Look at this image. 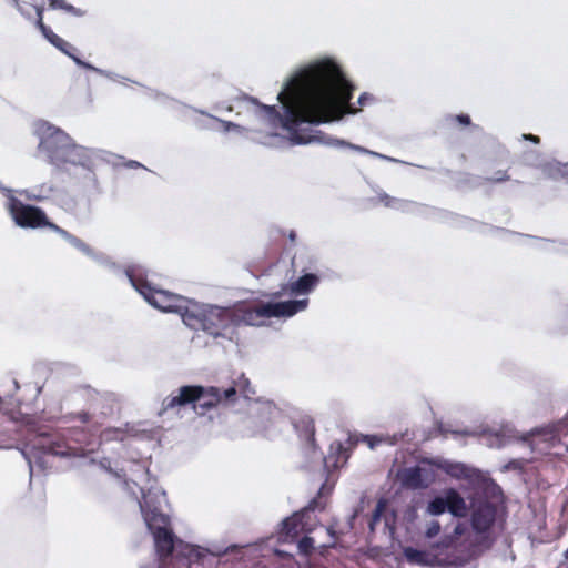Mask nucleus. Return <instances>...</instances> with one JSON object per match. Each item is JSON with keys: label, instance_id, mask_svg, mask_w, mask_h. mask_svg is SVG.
I'll list each match as a JSON object with an SVG mask.
<instances>
[{"label": "nucleus", "instance_id": "nucleus-35", "mask_svg": "<svg viewBox=\"0 0 568 568\" xmlns=\"http://www.w3.org/2000/svg\"><path fill=\"white\" fill-rule=\"evenodd\" d=\"M73 418H75L74 415H73ZM77 418H79L82 423H87L90 419V415L88 413H82V414H78Z\"/></svg>", "mask_w": 568, "mask_h": 568}, {"label": "nucleus", "instance_id": "nucleus-9", "mask_svg": "<svg viewBox=\"0 0 568 568\" xmlns=\"http://www.w3.org/2000/svg\"><path fill=\"white\" fill-rule=\"evenodd\" d=\"M236 397L235 387H229L223 392L217 387H203L202 395L199 398L197 413L205 414L207 410L216 407L222 402H234Z\"/></svg>", "mask_w": 568, "mask_h": 568}, {"label": "nucleus", "instance_id": "nucleus-43", "mask_svg": "<svg viewBox=\"0 0 568 568\" xmlns=\"http://www.w3.org/2000/svg\"><path fill=\"white\" fill-rule=\"evenodd\" d=\"M566 557H567V559H568V548H567V551H566Z\"/></svg>", "mask_w": 568, "mask_h": 568}, {"label": "nucleus", "instance_id": "nucleus-16", "mask_svg": "<svg viewBox=\"0 0 568 568\" xmlns=\"http://www.w3.org/2000/svg\"><path fill=\"white\" fill-rule=\"evenodd\" d=\"M402 484L412 489H418L426 486L423 478V469L418 466L409 467L400 473Z\"/></svg>", "mask_w": 568, "mask_h": 568}, {"label": "nucleus", "instance_id": "nucleus-24", "mask_svg": "<svg viewBox=\"0 0 568 568\" xmlns=\"http://www.w3.org/2000/svg\"><path fill=\"white\" fill-rule=\"evenodd\" d=\"M298 551L305 556H308L312 554L313 549H314V540L313 538L308 537V536H304L300 541H298Z\"/></svg>", "mask_w": 568, "mask_h": 568}, {"label": "nucleus", "instance_id": "nucleus-6", "mask_svg": "<svg viewBox=\"0 0 568 568\" xmlns=\"http://www.w3.org/2000/svg\"><path fill=\"white\" fill-rule=\"evenodd\" d=\"M6 207L14 223L22 229L49 227L64 237H69V233L65 230L49 221L42 209L26 204L12 194L8 196Z\"/></svg>", "mask_w": 568, "mask_h": 568}, {"label": "nucleus", "instance_id": "nucleus-22", "mask_svg": "<svg viewBox=\"0 0 568 568\" xmlns=\"http://www.w3.org/2000/svg\"><path fill=\"white\" fill-rule=\"evenodd\" d=\"M101 437L105 440H123L125 432L121 428H106L102 432Z\"/></svg>", "mask_w": 568, "mask_h": 568}, {"label": "nucleus", "instance_id": "nucleus-31", "mask_svg": "<svg viewBox=\"0 0 568 568\" xmlns=\"http://www.w3.org/2000/svg\"><path fill=\"white\" fill-rule=\"evenodd\" d=\"M73 246L80 248L81 251L85 252V253H89L90 250L87 245H84V243H82V241H80L79 239H75L73 237Z\"/></svg>", "mask_w": 568, "mask_h": 568}, {"label": "nucleus", "instance_id": "nucleus-39", "mask_svg": "<svg viewBox=\"0 0 568 568\" xmlns=\"http://www.w3.org/2000/svg\"><path fill=\"white\" fill-rule=\"evenodd\" d=\"M337 450L339 454H343V455L345 454V449L341 443H337Z\"/></svg>", "mask_w": 568, "mask_h": 568}, {"label": "nucleus", "instance_id": "nucleus-42", "mask_svg": "<svg viewBox=\"0 0 568 568\" xmlns=\"http://www.w3.org/2000/svg\"><path fill=\"white\" fill-rule=\"evenodd\" d=\"M295 237H296V234H295L294 232H291V234H290V239H291V241H294V240H295Z\"/></svg>", "mask_w": 568, "mask_h": 568}, {"label": "nucleus", "instance_id": "nucleus-13", "mask_svg": "<svg viewBox=\"0 0 568 568\" xmlns=\"http://www.w3.org/2000/svg\"><path fill=\"white\" fill-rule=\"evenodd\" d=\"M294 428L306 448L311 452L316 449L315 423L310 416H302L294 422Z\"/></svg>", "mask_w": 568, "mask_h": 568}, {"label": "nucleus", "instance_id": "nucleus-17", "mask_svg": "<svg viewBox=\"0 0 568 568\" xmlns=\"http://www.w3.org/2000/svg\"><path fill=\"white\" fill-rule=\"evenodd\" d=\"M144 519L152 534L156 532L159 529L168 528L170 524L169 517L158 509L144 511Z\"/></svg>", "mask_w": 568, "mask_h": 568}, {"label": "nucleus", "instance_id": "nucleus-5", "mask_svg": "<svg viewBox=\"0 0 568 568\" xmlns=\"http://www.w3.org/2000/svg\"><path fill=\"white\" fill-rule=\"evenodd\" d=\"M37 135L40 140L39 151L48 158L51 164L62 168L69 162L71 151L67 133L43 122L37 126Z\"/></svg>", "mask_w": 568, "mask_h": 568}, {"label": "nucleus", "instance_id": "nucleus-27", "mask_svg": "<svg viewBox=\"0 0 568 568\" xmlns=\"http://www.w3.org/2000/svg\"><path fill=\"white\" fill-rule=\"evenodd\" d=\"M440 531V524L437 520L430 521V524L427 527L426 536L428 538L436 537Z\"/></svg>", "mask_w": 568, "mask_h": 568}, {"label": "nucleus", "instance_id": "nucleus-26", "mask_svg": "<svg viewBox=\"0 0 568 568\" xmlns=\"http://www.w3.org/2000/svg\"><path fill=\"white\" fill-rule=\"evenodd\" d=\"M324 489H325V485H323V486L321 487V489H320V491H318V496H317V497H315V498H313V499L310 501V504H308V506H307V509H308V510H313V511H314V510H316V509H324V506H321V505H320V498L322 497Z\"/></svg>", "mask_w": 568, "mask_h": 568}, {"label": "nucleus", "instance_id": "nucleus-38", "mask_svg": "<svg viewBox=\"0 0 568 568\" xmlns=\"http://www.w3.org/2000/svg\"><path fill=\"white\" fill-rule=\"evenodd\" d=\"M225 130H230L231 128H235L236 125L232 122L223 121Z\"/></svg>", "mask_w": 568, "mask_h": 568}, {"label": "nucleus", "instance_id": "nucleus-36", "mask_svg": "<svg viewBox=\"0 0 568 568\" xmlns=\"http://www.w3.org/2000/svg\"><path fill=\"white\" fill-rule=\"evenodd\" d=\"M135 465H136L139 468H141V477H148V475H149V469H148L145 466H143V465H141V464H139V463H136Z\"/></svg>", "mask_w": 568, "mask_h": 568}, {"label": "nucleus", "instance_id": "nucleus-33", "mask_svg": "<svg viewBox=\"0 0 568 568\" xmlns=\"http://www.w3.org/2000/svg\"><path fill=\"white\" fill-rule=\"evenodd\" d=\"M371 99H372V97H371L368 93H363V94H361V97L358 98L357 103L359 104V106H363V105H365V104H366V102H367L368 100H371Z\"/></svg>", "mask_w": 568, "mask_h": 568}, {"label": "nucleus", "instance_id": "nucleus-4", "mask_svg": "<svg viewBox=\"0 0 568 568\" xmlns=\"http://www.w3.org/2000/svg\"><path fill=\"white\" fill-rule=\"evenodd\" d=\"M132 286L155 308L168 313L184 315L186 300L178 294L164 290H158L149 281L143 267L132 265L125 270Z\"/></svg>", "mask_w": 568, "mask_h": 568}, {"label": "nucleus", "instance_id": "nucleus-20", "mask_svg": "<svg viewBox=\"0 0 568 568\" xmlns=\"http://www.w3.org/2000/svg\"><path fill=\"white\" fill-rule=\"evenodd\" d=\"M386 509H387V501L384 498H381L376 504V507L372 514V517H371V520L368 524L371 531L375 530L376 525L381 521V518L384 515V513L386 511Z\"/></svg>", "mask_w": 568, "mask_h": 568}, {"label": "nucleus", "instance_id": "nucleus-12", "mask_svg": "<svg viewBox=\"0 0 568 568\" xmlns=\"http://www.w3.org/2000/svg\"><path fill=\"white\" fill-rule=\"evenodd\" d=\"M36 11V23L43 37L53 44L57 49L71 57V52L69 51V43L57 36L48 26L43 23V8L42 7H32Z\"/></svg>", "mask_w": 568, "mask_h": 568}, {"label": "nucleus", "instance_id": "nucleus-21", "mask_svg": "<svg viewBox=\"0 0 568 568\" xmlns=\"http://www.w3.org/2000/svg\"><path fill=\"white\" fill-rule=\"evenodd\" d=\"M234 387L236 389V394L240 393L245 398H250V396L254 394V392L250 388V381L244 375H241Z\"/></svg>", "mask_w": 568, "mask_h": 568}, {"label": "nucleus", "instance_id": "nucleus-41", "mask_svg": "<svg viewBox=\"0 0 568 568\" xmlns=\"http://www.w3.org/2000/svg\"><path fill=\"white\" fill-rule=\"evenodd\" d=\"M72 60H73L74 62H77L78 64H82V62H81L77 57H74V55L72 57Z\"/></svg>", "mask_w": 568, "mask_h": 568}, {"label": "nucleus", "instance_id": "nucleus-14", "mask_svg": "<svg viewBox=\"0 0 568 568\" xmlns=\"http://www.w3.org/2000/svg\"><path fill=\"white\" fill-rule=\"evenodd\" d=\"M156 551L162 560L170 557L174 549V534L171 529H159L153 534Z\"/></svg>", "mask_w": 568, "mask_h": 568}, {"label": "nucleus", "instance_id": "nucleus-19", "mask_svg": "<svg viewBox=\"0 0 568 568\" xmlns=\"http://www.w3.org/2000/svg\"><path fill=\"white\" fill-rule=\"evenodd\" d=\"M301 530V518L297 515L288 517L282 523V532L287 537H296Z\"/></svg>", "mask_w": 568, "mask_h": 568}, {"label": "nucleus", "instance_id": "nucleus-15", "mask_svg": "<svg viewBox=\"0 0 568 568\" xmlns=\"http://www.w3.org/2000/svg\"><path fill=\"white\" fill-rule=\"evenodd\" d=\"M99 156L95 151L73 143V165L82 166L92 172Z\"/></svg>", "mask_w": 568, "mask_h": 568}, {"label": "nucleus", "instance_id": "nucleus-3", "mask_svg": "<svg viewBox=\"0 0 568 568\" xmlns=\"http://www.w3.org/2000/svg\"><path fill=\"white\" fill-rule=\"evenodd\" d=\"M26 438L20 452L28 460L30 467L37 466L41 469L52 467L55 457H64L70 454L71 447L68 440L58 434L41 433L36 424L29 418L24 423Z\"/></svg>", "mask_w": 568, "mask_h": 568}, {"label": "nucleus", "instance_id": "nucleus-40", "mask_svg": "<svg viewBox=\"0 0 568 568\" xmlns=\"http://www.w3.org/2000/svg\"><path fill=\"white\" fill-rule=\"evenodd\" d=\"M78 434H79V433H78V430H75V429L73 428V432H72L73 440H77V442H79V440H80V439L77 437V436H78Z\"/></svg>", "mask_w": 568, "mask_h": 568}, {"label": "nucleus", "instance_id": "nucleus-11", "mask_svg": "<svg viewBox=\"0 0 568 568\" xmlns=\"http://www.w3.org/2000/svg\"><path fill=\"white\" fill-rule=\"evenodd\" d=\"M495 506L490 503H483L471 514V526L477 532H486L495 523Z\"/></svg>", "mask_w": 568, "mask_h": 568}, {"label": "nucleus", "instance_id": "nucleus-1", "mask_svg": "<svg viewBox=\"0 0 568 568\" xmlns=\"http://www.w3.org/2000/svg\"><path fill=\"white\" fill-rule=\"evenodd\" d=\"M355 87L345 78L341 67L331 59L315 61L297 72L277 95L284 106L282 115L274 105L256 98L248 100L268 118L271 124H281L295 144H307L315 136L301 130L303 123L321 124L356 113L359 108L351 103Z\"/></svg>", "mask_w": 568, "mask_h": 568}, {"label": "nucleus", "instance_id": "nucleus-7", "mask_svg": "<svg viewBox=\"0 0 568 568\" xmlns=\"http://www.w3.org/2000/svg\"><path fill=\"white\" fill-rule=\"evenodd\" d=\"M203 386L200 385H186L178 389L176 393H172L166 396L162 402L160 414L166 412H179L180 408L192 405V408L197 412V405L200 396L202 395Z\"/></svg>", "mask_w": 568, "mask_h": 568}, {"label": "nucleus", "instance_id": "nucleus-29", "mask_svg": "<svg viewBox=\"0 0 568 568\" xmlns=\"http://www.w3.org/2000/svg\"><path fill=\"white\" fill-rule=\"evenodd\" d=\"M510 176L508 175L507 171H497L496 175L494 178H488L487 181L490 183H499V182H506L509 181Z\"/></svg>", "mask_w": 568, "mask_h": 568}, {"label": "nucleus", "instance_id": "nucleus-10", "mask_svg": "<svg viewBox=\"0 0 568 568\" xmlns=\"http://www.w3.org/2000/svg\"><path fill=\"white\" fill-rule=\"evenodd\" d=\"M320 277L316 274L307 273L298 277L296 281L291 282L287 285H284L281 291L264 294V296H267L271 300H278L286 292L295 295L308 294L317 286Z\"/></svg>", "mask_w": 568, "mask_h": 568}, {"label": "nucleus", "instance_id": "nucleus-34", "mask_svg": "<svg viewBox=\"0 0 568 568\" xmlns=\"http://www.w3.org/2000/svg\"><path fill=\"white\" fill-rule=\"evenodd\" d=\"M523 138H524L525 140H528V141L534 142V143H536V144H538V143L540 142L539 136L534 135V134H524V135H523Z\"/></svg>", "mask_w": 568, "mask_h": 568}, {"label": "nucleus", "instance_id": "nucleus-32", "mask_svg": "<svg viewBox=\"0 0 568 568\" xmlns=\"http://www.w3.org/2000/svg\"><path fill=\"white\" fill-rule=\"evenodd\" d=\"M7 1H8L9 3H11L13 7H16V8L21 12V14H23V16H26V17L30 18V14H28V13L23 10V8L21 7V4H20L19 0H7Z\"/></svg>", "mask_w": 568, "mask_h": 568}, {"label": "nucleus", "instance_id": "nucleus-25", "mask_svg": "<svg viewBox=\"0 0 568 568\" xmlns=\"http://www.w3.org/2000/svg\"><path fill=\"white\" fill-rule=\"evenodd\" d=\"M377 199L386 207H397L403 203L402 200L393 197L386 193H379Z\"/></svg>", "mask_w": 568, "mask_h": 568}, {"label": "nucleus", "instance_id": "nucleus-23", "mask_svg": "<svg viewBox=\"0 0 568 568\" xmlns=\"http://www.w3.org/2000/svg\"><path fill=\"white\" fill-rule=\"evenodd\" d=\"M446 473L453 477L462 478L467 476V468L463 464H449L445 468Z\"/></svg>", "mask_w": 568, "mask_h": 568}, {"label": "nucleus", "instance_id": "nucleus-8", "mask_svg": "<svg viewBox=\"0 0 568 568\" xmlns=\"http://www.w3.org/2000/svg\"><path fill=\"white\" fill-rule=\"evenodd\" d=\"M446 510L456 517H464L467 511L464 498L453 488L445 490L444 496L435 497L427 506V511L434 516L442 515Z\"/></svg>", "mask_w": 568, "mask_h": 568}, {"label": "nucleus", "instance_id": "nucleus-37", "mask_svg": "<svg viewBox=\"0 0 568 568\" xmlns=\"http://www.w3.org/2000/svg\"><path fill=\"white\" fill-rule=\"evenodd\" d=\"M126 166H128V168H132V169H136V168H142V164H141V163H139V162H136V161H129V162L126 163Z\"/></svg>", "mask_w": 568, "mask_h": 568}, {"label": "nucleus", "instance_id": "nucleus-18", "mask_svg": "<svg viewBox=\"0 0 568 568\" xmlns=\"http://www.w3.org/2000/svg\"><path fill=\"white\" fill-rule=\"evenodd\" d=\"M404 556L410 564L428 565L430 555L425 550H419L413 547H406L404 549Z\"/></svg>", "mask_w": 568, "mask_h": 568}, {"label": "nucleus", "instance_id": "nucleus-30", "mask_svg": "<svg viewBox=\"0 0 568 568\" xmlns=\"http://www.w3.org/2000/svg\"><path fill=\"white\" fill-rule=\"evenodd\" d=\"M50 7L53 9H67L70 10L71 7L67 6L63 0H49Z\"/></svg>", "mask_w": 568, "mask_h": 568}, {"label": "nucleus", "instance_id": "nucleus-2", "mask_svg": "<svg viewBox=\"0 0 568 568\" xmlns=\"http://www.w3.org/2000/svg\"><path fill=\"white\" fill-rule=\"evenodd\" d=\"M308 300H291L285 302H267L251 304L239 302L232 307L211 306L201 318L202 328L213 336H221L231 327L241 325L260 326L267 318H287L304 311Z\"/></svg>", "mask_w": 568, "mask_h": 568}, {"label": "nucleus", "instance_id": "nucleus-28", "mask_svg": "<svg viewBox=\"0 0 568 568\" xmlns=\"http://www.w3.org/2000/svg\"><path fill=\"white\" fill-rule=\"evenodd\" d=\"M449 119H450L452 122H456V123H458L460 125H464V126H467V125L471 124V120H470V116L468 114L452 115Z\"/></svg>", "mask_w": 568, "mask_h": 568}, {"label": "nucleus", "instance_id": "nucleus-44", "mask_svg": "<svg viewBox=\"0 0 568 568\" xmlns=\"http://www.w3.org/2000/svg\"><path fill=\"white\" fill-rule=\"evenodd\" d=\"M160 568H163V567H160Z\"/></svg>", "mask_w": 568, "mask_h": 568}]
</instances>
